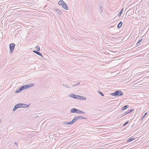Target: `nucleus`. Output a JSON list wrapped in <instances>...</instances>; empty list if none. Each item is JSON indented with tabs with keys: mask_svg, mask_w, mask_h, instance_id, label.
Here are the masks:
<instances>
[{
	"mask_svg": "<svg viewBox=\"0 0 149 149\" xmlns=\"http://www.w3.org/2000/svg\"><path fill=\"white\" fill-rule=\"evenodd\" d=\"M123 93L121 91L119 90L115 91L114 93L111 94V95L114 96H122Z\"/></svg>",
	"mask_w": 149,
	"mask_h": 149,
	"instance_id": "1",
	"label": "nucleus"
},
{
	"mask_svg": "<svg viewBox=\"0 0 149 149\" xmlns=\"http://www.w3.org/2000/svg\"><path fill=\"white\" fill-rule=\"evenodd\" d=\"M34 86V84H28L27 85H25L22 86L21 87L22 90H24L26 89L29 88L30 87H31Z\"/></svg>",
	"mask_w": 149,
	"mask_h": 149,
	"instance_id": "2",
	"label": "nucleus"
},
{
	"mask_svg": "<svg viewBox=\"0 0 149 149\" xmlns=\"http://www.w3.org/2000/svg\"><path fill=\"white\" fill-rule=\"evenodd\" d=\"M15 44L13 43H11L9 45V48L10 53H12L14 51Z\"/></svg>",
	"mask_w": 149,
	"mask_h": 149,
	"instance_id": "3",
	"label": "nucleus"
},
{
	"mask_svg": "<svg viewBox=\"0 0 149 149\" xmlns=\"http://www.w3.org/2000/svg\"><path fill=\"white\" fill-rule=\"evenodd\" d=\"M73 119H74L75 122L78 119H86V118L83 116H79L74 117V118H73Z\"/></svg>",
	"mask_w": 149,
	"mask_h": 149,
	"instance_id": "4",
	"label": "nucleus"
},
{
	"mask_svg": "<svg viewBox=\"0 0 149 149\" xmlns=\"http://www.w3.org/2000/svg\"><path fill=\"white\" fill-rule=\"evenodd\" d=\"M69 97H72L75 99L79 100V97H80V95H76L74 94H71L70 95Z\"/></svg>",
	"mask_w": 149,
	"mask_h": 149,
	"instance_id": "5",
	"label": "nucleus"
},
{
	"mask_svg": "<svg viewBox=\"0 0 149 149\" xmlns=\"http://www.w3.org/2000/svg\"><path fill=\"white\" fill-rule=\"evenodd\" d=\"M75 122L74 121V120L73 119L70 122H63V123L65 124H66V125H70L72 124H73Z\"/></svg>",
	"mask_w": 149,
	"mask_h": 149,
	"instance_id": "6",
	"label": "nucleus"
},
{
	"mask_svg": "<svg viewBox=\"0 0 149 149\" xmlns=\"http://www.w3.org/2000/svg\"><path fill=\"white\" fill-rule=\"evenodd\" d=\"M62 7L66 10H68V6L64 2V4H63L62 5Z\"/></svg>",
	"mask_w": 149,
	"mask_h": 149,
	"instance_id": "7",
	"label": "nucleus"
},
{
	"mask_svg": "<svg viewBox=\"0 0 149 149\" xmlns=\"http://www.w3.org/2000/svg\"><path fill=\"white\" fill-rule=\"evenodd\" d=\"M129 107V106L128 105H125L123 107L121 110V111H123L126 109H127Z\"/></svg>",
	"mask_w": 149,
	"mask_h": 149,
	"instance_id": "8",
	"label": "nucleus"
},
{
	"mask_svg": "<svg viewBox=\"0 0 149 149\" xmlns=\"http://www.w3.org/2000/svg\"><path fill=\"white\" fill-rule=\"evenodd\" d=\"M77 110L78 109H76L73 108L70 111L71 113H77Z\"/></svg>",
	"mask_w": 149,
	"mask_h": 149,
	"instance_id": "9",
	"label": "nucleus"
},
{
	"mask_svg": "<svg viewBox=\"0 0 149 149\" xmlns=\"http://www.w3.org/2000/svg\"><path fill=\"white\" fill-rule=\"evenodd\" d=\"M33 52L35 53L36 54H38V55H39V56H42V54L40 52H39L38 51H36L35 50H33Z\"/></svg>",
	"mask_w": 149,
	"mask_h": 149,
	"instance_id": "10",
	"label": "nucleus"
},
{
	"mask_svg": "<svg viewBox=\"0 0 149 149\" xmlns=\"http://www.w3.org/2000/svg\"><path fill=\"white\" fill-rule=\"evenodd\" d=\"M22 108H27L29 107L30 104H22Z\"/></svg>",
	"mask_w": 149,
	"mask_h": 149,
	"instance_id": "11",
	"label": "nucleus"
},
{
	"mask_svg": "<svg viewBox=\"0 0 149 149\" xmlns=\"http://www.w3.org/2000/svg\"><path fill=\"white\" fill-rule=\"evenodd\" d=\"M55 11L58 14L60 15L61 14V12L58 9L56 8V9H55Z\"/></svg>",
	"mask_w": 149,
	"mask_h": 149,
	"instance_id": "12",
	"label": "nucleus"
},
{
	"mask_svg": "<svg viewBox=\"0 0 149 149\" xmlns=\"http://www.w3.org/2000/svg\"><path fill=\"white\" fill-rule=\"evenodd\" d=\"M99 10H100V13H103V8H102V6L101 5H100L99 6Z\"/></svg>",
	"mask_w": 149,
	"mask_h": 149,
	"instance_id": "13",
	"label": "nucleus"
},
{
	"mask_svg": "<svg viewBox=\"0 0 149 149\" xmlns=\"http://www.w3.org/2000/svg\"><path fill=\"white\" fill-rule=\"evenodd\" d=\"M64 3V2L63 0H61L58 2V4L59 5H62Z\"/></svg>",
	"mask_w": 149,
	"mask_h": 149,
	"instance_id": "14",
	"label": "nucleus"
},
{
	"mask_svg": "<svg viewBox=\"0 0 149 149\" xmlns=\"http://www.w3.org/2000/svg\"><path fill=\"white\" fill-rule=\"evenodd\" d=\"M123 24V22H119V23L118 24L117 26V27L118 28H119L121 27Z\"/></svg>",
	"mask_w": 149,
	"mask_h": 149,
	"instance_id": "15",
	"label": "nucleus"
},
{
	"mask_svg": "<svg viewBox=\"0 0 149 149\" xmlns=\"http://www.w3.org/2000/svg\"><path fill=\"white\" fill-rule=\"evenodd\" d=\"M134 139H135L134 138H130V139H128L127 141V142L128 143L132 142V141L134 140Z\"/></svg>",
	"mask_w": 149,
	"mask_h": 149,
	"instance_id": "16",
	"label": "nucleus"
},
{
	"mask_svg": "<svg viewBox=\"0 0 149 149\" xmlns=\"http://www.w3.org/2000/svg\"><path fill=\"white\" fill-rule=\"evenodd\" d=\"M22 90H23L22 89V88H21L20 87L19 89H18V90H17V91H15V93H18L20 92Z\"/></svg>",
	"mask_w": 149,
	"mask_h": 149,
	"instance_id": "17",
	"label": "nucleus"
},
{
	"mask_svg": "<svg viewBox=\"0 0 149 149\" xmlns=\"http://www.w3.org/2000/svg\"><path fill=\"white\" fill-rule=\"evenodd\" d=\"M86 99V98L85 97L80 95V97H79V100H85Z\"/></svg>",
	"mask_w": 149,
	"mask_h": 149,
	"instance_id": "18",
	"label": "nucleus"
},
{
	"mask_svg": "<svg viewBox=\"0 0 149 149\" xmlns=\"http://www.w3.org/2000/svg\"><path fill=\"white\" fill-rule=\"evenodd\" d=\"M77 113H84L85 112L81 110L78 109L77 111Z\"/></svg>",
	"mask_w": 149,
	"mask_h": 149,
	"instance_id": "19",
	"label": "nucleus"
},
{
	"mask_svg": "<svg viewBox=\"0 0 149 149\" xmlns=\"http://www.w3.org/2000/svg\"><path fill=\"white\" fill-rule=\"evenodd\" d=\"M123 10V8L120 11V12H119L118 15V17H120L121 16V15L122 13V12Z\"/></svg>",
	"mask_w": 149,
	"mask_h": 149,
	"instance_id": "20",
	"label": "nucleus"
},
{
	"mask_svg": "<svg viewBox=\"0 0 149 149\" xmlns=\"http://www.w3.org/2000/svg\"><path fill=\"white\" fill-rule=\"evenodd\" d=\"M143 39H141V38H140V39L139 40L138 42L136 43V45L139 44L142 40Z\"/></svg>",
	"mask_w": 149,
	"mask_h": 149,
	"instance_id": "21",
	"label": "nucleus"
},
{
	"mask_svg": "<svg viewBox=\"0 0 149 149\" xmlns=\"http://www.w3.org/2000/svg\"><path fill=\"white\" fill-rule=\"evenodd\" d=\"M17 104V105L18 108L22 107V103H19Z\"/></svg>",
	"mask_w": 149,
	"mask_h": 149,
	"instance_id": "22",
	"label": "nucleus"
},
{
	"mask_svg": "<svg viewBox=\"0 0 149 149\" xmlns=\"http://www.w3.org/2000/svg\"><path fill=\"white\" fill-rule=\"evenodd\" d=\"M36 48L37 51H39L40 50V47L39 46H37Z\"/></svg>",
	"mask_w": 149,
	"mask_h": 149,
	"instance_id": "23",
	"label": "nucleus"
},
{
	"mask_svg": "<svg viewBox=\"0 0 149 149\" xmlns=\"http://www.w3.org/2000/svg\"><path fill=\"white\" fill-rule=\"evenodd\" d=\"M147 114V113H146L144 114V115L141 118V120H142L146 116Z\"/></svg>",
	"mask_w": 149,
	"mask_h": 149,
	"instance_id": "24",
	"label": "nucleus"
},
{
	"mask_svg": "<svg viewBox=\"0 0 149 149\" xmlns=\"http://www.w3.org/2000/svg\"><path fill=\"white\" fill-rule=\"evenodd\" d=\"M63 85L65 88H70L69 86H68L66 84H63Z\"/></svg>",
	"mask_w": 149,
	"mask_h": 149,
	"instance_id": "25",
	"label": "nucleus"
},
{
	"mask_svg": "<svg viewBox=\"0 0 149 149\" xmlns=\"http://www.w3.org/2000/svg\"><path fill=\"white\" fill-rule=\"evenodd\" d=\"M98 93L100 94L102 96H104V95L103 94V93L101 91H98Z\"/></svg>",
	"mask_w": 149,
	"mask_h": 149,
	"instance_id": "26",
	"label": "nucleus"
},
{
	"mask_svg": "<svg viewBox=\"0 0 149 149\" xmlns=\"http://www.w3.org/2000/svg\"><path fill=\"white\" fill-rule=\"evenodd\" d=\"M129 123L128 121H127L126 123H125L123 125V126H125L126 125H127Z\"/></svg>",
	"mask_w": 149,
	"mask_h": 149,
	"instance_id": "27",
	"label": "nucleus"
},
{
	"mask_svg": "<svg viewBox=\"0 0 149 149\" xmlns=\"http://www.w3.org/2000/svg\"><path fill=\"white\" fill-rule=\"evenodd\" d=\"M134 110V109H131L129 110V111H129V113H130L131 112H132Z\"/></svg>",
	"mask_w": 149,
	"mask_h": 149,
	"instance_id": "28",
	"label": "nucleus"
},
{
	"mask_svg": "<svg viewBox=\"0 0 149 149\" xmlns=\"http://www.w3.org/2000/svg\"><path fill=\"white\" fill-rule=\"evenodd\" d=\"M16 109H17L16 108V107H15L14 106V107L13 109V111H15L16 110Z\"/></svg>",
	"mask_w": 149,
	"mask_h": 149,
	"instance_id": "29",
	"label": "nucleus"
},
{
	"mask_svg": "<svg viewBox=\"0 0 149 149\" xmlns=\"http://www.w3.org/2000/svg\"><path fill=\"white\" fill-rule=\"evenodd\" d=\"M79 84H80V83H78V84H74V85H72V87H73V86H77V85H78Z\"/></svg>",
	"mask_w": 149,
	"mask_h": 149,
	"instance_id": "30",
	"label": "nucleus"
},
{
	"mask_svg": "<svg viewBox=\"0 0 149 149\" xmlns=\"http://www.w3.org/2000/svg\"><path fill=\"white\" fill-rule=\"evenodd\" d=\"M125 113L126 115L128 113H129V111H128L125 112Z\"/></svg>",
	"mask_w": 149,
	"mask_h": 149,
	"instance_id": "31",
	"label": "nucleus"
},
{
	"mask_svg": "<svg viewBox=\"0 0 149 149\" xmlns=\"http://www.w3.org/2000/svg\"><path fill=\"white\" fill-rule=\"evenodd\" d=\"M125 113L126 115L128 113H129V111H128L125 112Z\"/></svg>",
	"mask_w": 149,
	"mask_h": 149,
	"instance_id": "32",
	"label": "nucleus"
},
{
	"mask_svg": "<svg viewBox=\"0 0 149 149\" xmlns=\"http://www.w3.org/2000/svg\"><path fill=\"white\" fill-rule=\"evenodd\" d=\"M15 107H16V108L17 109V108H18V106H17V104H16L15 105Z\"/></svg>",
	"mask_w": 149,
	"mask_h": 149,
	"instance_id": "33",
	"label": "nucleus"
},
{
	"mask_svg": "<svg viewBox=\"0 0 149 149\" xmlns=\"http://www.w3.org/2000/svg\"><path fill=\"white\" fill-rule=\"evenodd\" d=\"M15 107H16V108L17 109V108H18V106H17V104H16L15 105Z\"/></svg>",
	"mask_w": 149,
	"mask_h": 149,
	"instance_id": "34",
	"label": "nucleus"
},
{
	"mask_svg": "<svg viewBox=\"0 0 149 149\" xmlns=\"http://www.w3.org/2000/svg\"><path fill=\"white\" fill-rule=\"evenodd\" d=\"M125 113H123V114H121V116H125Z\"/></svg>",
	"mask_w": 149,
	"mask_h": 149,
	"instance_id": "35",
	"label": "nucleus"
},
{
	"mask_svg": "<svg viewBox=\"0 0 149 149\" xmlns=\"http://www.w3.org/2000/svg\"><path fill=\"white\" fill-rule=\"evenodd\" d=\"M14 144L17 146L18 145V144H17V143L16 142H15L14 143Z\"/></svg>",
	"mask_w": 149,
	"mask_h": 149,
	"instance_id": "36",
	"label": "nucleus"
}]
</instances>
